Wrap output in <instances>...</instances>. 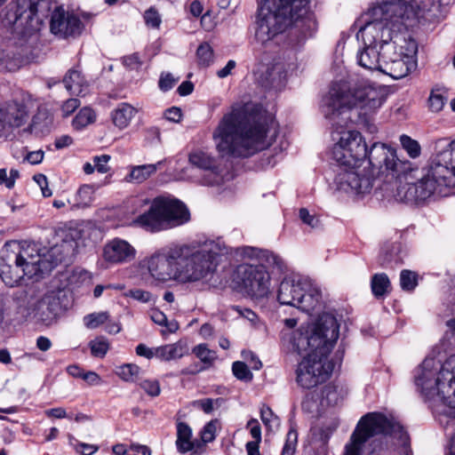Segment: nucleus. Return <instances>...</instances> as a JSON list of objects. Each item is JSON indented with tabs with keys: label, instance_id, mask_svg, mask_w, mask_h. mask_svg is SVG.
Masks as SVG:
<instances>
[{
	"label": "nucleus",
	"instance_id": "nucleus-59",
	"mask_svg": "<svg viewBox=\"0 0 455 455\" xmlns=\"http://www.w3.org/2000/svg\"><path fill=\"white\" fill-rule=\"evenodd\" d=\"M220 399L213 400L212 398H204L196 400L192 403L193 407L201 409L204 412L209 414L213 411L214 403H219Z\"/></svg>",
	"mask_w": 455,
	"mask_h": 455
},
{
	"label": "nucleus",
	"instance_id": "nucleus-27",
	"mask_svg": "<svg viewBox=\"0 0 455 455\" xmlns=\"http://www.w3.org/2000/svg\"><path fill=\"white\" fill-rule=\"evenodd\" d=\"M11 255V246L5 244L0 253V277L2 281L10 287L20 284L27 272L19 262H12L7 259Z\"/></svg>",
	"mask_w": 455,
	"mask_h": 455
},
{
	"label": "nucleus",
	"instance_id": "nucleus-51",
	"mask_svg": "<svg viewBox=\"0 0 455 455\" xmlns=\"http://www.w3.org/2000/svg\"><path fill=\"white\" fill-rule=\"evenodd\" d=\"M109 318L108 312L92 313L84 317V323L89 329H95Z\"/></svg>",
	"mask_w": 455,
	"mask_h": 455
},
{
	"label": "nucleus",
	"instance_id": "nucleus-24",
	"mask_svg": "<svg viewBox=\"0 0 455 455\" xmlns=\"http://www.w3.org/2000/svg\"><path fill=\"white\" fill-rule=\"evenodd\" d=\"M188 161L191 165L207 172L205 184L213 186L223 182V170L207 152L194 150L188 155Z\"/></svg>",
	"mask_w": 455,
	"mask_h": 455
},
{
	"label": "nucleus",
	"instance_id": "nucleus-55",
	"mask_svg": "<svg viewBox=\"0 0 455 455\" xmlns=\"http://www.w3.org/2000/svg\"><path fill=\"white\" fill-rule=\"evenodd\" d=\"M339 399L337 387L334 385H327L322 392V403L326 402L327 405H335Z\"/></svg>",
	"mask_w": 455,
	"mask_h": 455
},
{
	"label": "nucleus",
	"instance_id": "nucleus-43",
	"mask_svg": "<svg viewBox=\"0 0 455 455\" xmlns=\"http://www.w3.org/2000/svg\"><path fill=\"white\" fill-rule=\"evenodd\" d=\"M91 273L85 269L75 268L68 277V285L79 287L84 283H90Z\"/></svg>",
	"mask_w": 455,
	"mask_h": 455
},
{
	"label": "nucleus",
	"instance_id": "nucleus-52",
	"mask_svg": "<svg viewBox=\"0 0 455 455\" xmlns=\"http://www.w3.org/2000/svg\"><path fill=\"white\" fill-rule=\"evenodd\" d=\"M232 371L235 378L240 380L250 381L252 379V373L248 365L243 362H235L232 365Z\"/></svg>",
	"mask_w": 455,
	"mask_h": 455
},
{
	"label": "nucleus",
	"instance_id": "nucleus-33",
	"mask_svg": "<svg viewBox=\"0 0 455 455\" xmlns=\"http://www.w3.org/2000/svg\"><path fill=\"white\" fill-rule=\"evenodd\" d=\"M177 439L175 442L176 448L180 453H187L196 448V443L192 440V429L185 422L179 421L176 425Z\"/></svg>",
	"mask_w": 455,
	"mask_h": 455
},
{
	"label": "nucleus",
	"instance_id": "nucleus-61",
	"mask_svg": "<svg viewBox=\"0 0 455 455\" xmlns=\"http://www.w3.org/2000/svg\"><path fill=\"white\" fill-rule=\"evenodd\" d=\"M110 160L109 155H101V156H96L92 158V162L94 164L95 169L97 172L100 173H106L108 172L109 167L108 165V163Z\"/></svg>",
	"mask_w": 455,
	"mask_h": 455
},
{
	"label": "nucleus",
	"instance_id": "nucleus-47",
	"mask_svg": "<svg viewBox=\"0 0 455 455\" xmlns=\"http://www.w3.org/2000/svg\"><path fill=\"white\" fill-rule=\"evenodd\" d=\"M91 353L95 357H104L109 349V343L104 337H99L90 342Z\"/></svg>",
	"mask_w": 455,
	"mask_h": 455
},
{
	"label": "nucleus",
	"instance_id": "nucleus-12",
	"mask_svg": "<svg viewBox=\"0 0 455 455\" xmlns=\"http://www.w3.org/2000/svg\"><path fill=\"white\" fill-rule=\"evenodd\" d=\"M392 4H397L404 7L405 13H398L394 12L392 19L388 20V27L385 28L384 34L380 35V50L382 51V60H396L397 59L405 58L404 50H399L398 44L395 43L396 36H410L407 33V21L414 20L416 11L414 6L405 0H388Z\"/></svg>",
	"mask_w": 455,
	"mask_h": 455
},
{
	"label": "nucleus",
	"instance_id": "nucleus-5",
	"mask_svg": "<svg viewBox=\"0 0 455 455\" xmlns=\"http://www.w3.org/2000/svg\"><path fill=\"white\" fill-rule=\"evenodd\" d=\"M258 1L259 7L255 38L261 44L272 40L287 28H290V35L299 34V42L311 36L317 28L315 16L299 17L276 0Z\"/></svg>",
	"mask_w": 455,
	"mask_h": 455
},
{
	"label": "nucleus",
	"instance_id": "nucleus-15",
	"mask_svg": "<svg viewBox=\"0 0 455 455\" xmlns=\"http://www.w3.org/2000/svg\"><path fill=\"white\" fill-rule=\"evenodd\" d=\"M15 296L24 298L27 302V315H33L38 321L46 325L53 323L63 310L68 307V303H64L66 292L59 291L44 295L41 299H36L26 291H17Z\"/></svg>",
	"mask_w": 455,
	"mask_h": 455
},
{
	"label": "nucleus",
	"instance_id": "nucleus-46",
	"mask_svg": "<svg viewBox=\"0 0 455 455\" xmlns=\"http://www.w3.org/2000/svg\"><path fill=\"white\" fill-rule=\"evenodd\" d=\"M198 64L202 67H208L213 60V51L207 43L200 44L196 50Z\"/></svg>",
	"mask_w": 455,
	"mask_h": 455
},
{
	"label": "nucleus",
	"instance_id": "nucleus-7",
	"mask_svg": "<svg viewBox=\"0 0 455 455\" xmlns=\"http://www.w3.org/2000/svg\"><path fill=\"white\" fill-rule=\"evenodd\" d=\"M404 7L392 4L388 0L372 7L366 14L365 24L356 33L357 40H362L363 49L356 56L357 63L363 68L378 70L380 72L382 51L380 50V35L384 34L388 27V20L392 19L394 12L405 13Z\"/></svg>",
	"mask_w": 455,
	"mask_h": 455
},
{
	"label": "nucleus",
	"instance_id": "nucleus-18",
	"mask_svg": "<svg viewBox=\"0 0 455 455\" xmlns=\"http://www.w3.org/2000/svg\"><path fill=\"white\" fill-rule=\"evenodd\" d=\"M395 43L399 50H404L405 58L396 60H383L380 72L398 80L405 77L415 68L414 56L418 50L416 41L411 36H396Z\"/></svg>",
	"mask_w": 455,
	"mask_h": 455
},
{
	"label": "nucleus",
	"instance_id": "nucleus-2",
	"mask_svg": "<svg viewBox=\"0 0 455 455\" xmlns=\"http://www.w3.org/2000/svg\"><path fill=\"white\" fill-rule=\"evenodd\" d=\"M274 118L252 103L235 105L223 116L213 132L222 156L248 157L264 149L276 136Z\"/></svg>",
	"mask_w": 455,
	"mask_h": 455
},
{
	"label": "nucleus",
	"instance_id": "nucleus-56",
	"mask_svg": "<svg viewBox=\"0 0 455 455\" xmlns=\"http://www.w3.org/2000/svg\"><path fill=\"white\" fill-rule=\"evenodd\" d=\"M145 23L148 27L158 28L161 24V16L155 7H150L144 13Z\"/></svg>",
	"mask_w": 455,
	"mask_h": 455
},
{
	"label": "nucleus",
	"instance_id": "nucleus-58",
	"mask_svg": "<svg viewBox=\"0 0 455 455\" xmlns=\"http://www.w3.org/2000/svg\"><path fill=\"white\" fill-rule=\"evenodd\" d=\"M217 420L208 422L201 431V439L204 443H211L215 439Z\"/></svg>",
	"mask_w": 455,
	"mask_h": 455
},
{
	"label": "nucleus",
	"instance_id": "nucleus-1",
	"mask_svg": "<svg viewBox=\"0 0 455 455\" xmlns=\"http://www.w3.org/2000/svg\"><path fill=\"white\" fill-rule=\"evenodd\" d=\"M336 128L339 139L332 148V158L339 164L336 183L339 190L356 195L369 193L373 186L374 169L379 172L398 173L402 163L395 148L387 144L375 142L371 148L361 133L356 131Z\"/></svg>",
	"mask_w": 455,
	"mask_h": 455
},
{
	"label": "nucleus",
	"instance_id": "nucleus-26",
	"mask_svg": "<svg viewBox=\"0 0 455 455\" xmlns=\"http://www.w3.org/2000/svg\"><path fill=\"white\" fill-rule=\"evenodd\" d=\"M135 253L134 247L121 238L110 240L103 248V258L111 264L129 262L134 259Z\"/></svg>",
	"mask_w": 455,
	"mask_h": 455
},
{
	"label": "nucleus",
	"instance_id": "nucleus-20",
	"mask_svg": "<svg viewBox=\"0 0 455 455\" xmlns=\"http://www.w3.org/2000/svg\"><path fill=\"white\" fill-rule=\"evenodd\" d=\"M435 174L443 175L448 184L455 188V139L441 138L435 142V154L432 157Z\"/></svg>",
	"mask_w": 455,
	"mask_h": 455
},
{
	"label": "nucleus",
	"instance_id": "nucleus-60",
	"mask_svg": "<svg viewBox=\"0 0 455 455\" xmlns=\"http://www.w3.org/2000/svg\"><path fill=\"white\" fill-rule=\"evenodd\" d=\"M178 79H175L171 73H162L158 82V86L161 91L167 92L175 85Z\"/></svg>",
	"mask_w": 455,
	"mask_h": 455
},
{
	"label": "nucleus",
	"instance_id": "nucleus-48",
	"mask_svg": "<svg viewBox=\"0 0 455 455\" xmlns=\"http://www.w3.org/2000/svg\"><path fill=\"white\" fill-rule=\"evenodd\" d=\"M20 178V172L17 169H11L8 172L6 168L0 169V185L8 189L15 186L16 180Z\"/></svg>",
	"mask_w": 455,
	"mask_h": 455
},
{
	"label": "nucleus",
	"instance_id": "nucleus-41",
	"mask_svg": "<svg viewBox=\"0 0 455 455\" xmlns=\"http://www.w3.org/2000/svg\"><path fill=\"white\" fill-rule=\"evenodd\" d=\"M96 116L94 111L90 108H82L73 119V127L81 130L95 121Z\"/></svg>",
	"mask_w": 455,
	"mask_h": 455
},
{
	"label": "nucleus",
	"instance_id": "nucleus-11",
	"mask_svg": "<svg viewBox=\"0 0 455 455\" xmlns=\"http://www.w3.org/2000/svg\"><path fill=\"white\" fill-rule=\"evenodd\" d=\"M322 292L310 279L286 276L279 284L277 300L282 305L311 312L320 304Z\"/></svg>",
	"mask_w": 455,
	"mask_h": 455
},
{
	"label": "nucleus",
	"instance_id": "nucleus-31",
	"mask_svg": "<svg viewBox=\"0 0 455 455\" xmlns=\"http://www.w3.org/2000/svg\"><path fill=\"white\" fill-rule=\"evenodd\" d=\"M138 110L127 102L119 103L111 112V120L119 130L127 128Z\"/></svg>",
	"mask_w": 455,
	"mask_h": 455
},
{
	"label": "nucleus",
	"instance_id": "nucleus-9",
	"mask_svg": "<svg viewBox=\"0 0 455 455\" xmlns=\"http://www.w3.org/2000/svg\"><path fill=\"white\" fill-rule=\"evenodd\" d=\"M190 214L184 204L177 199L156 197L149 209L139 215L135 222L150 232H159L183 225Z\"/></svg>",
	"mask_w": 455,
	"mask_h": 455
},
{
	"label": "nucleus",
	"instance_id": "nucleus-62",
	"mask_svg": "<svg viewBox=\"0 0 455 455\" xmlns=\"http://www.w3.org/2000/svg\"><path fill=\"white\" fill-rule=\"evenodd\" d=\"M421 8L424 12L432 13L436 16L441 12V1L440 0H421Z\"/></svg>",
	"mask_w": 455,
	"mask_h": 455
},
{
	"label": "nucleus",
	"instance_id": "nucleus-49",
	"mask_svg": "<svg viewBox=\"0 0 455 455\" xmlns=\"http://www.w3.org/2000/svg\"><path fill=\"white\" fill-rule=\"evenodd\" d=\"M400 284L403 291H412L417 286V274L404 269L400 275Z\"/></svg>",
	"mask_w": 455,
	"mask_h": 455
},
{
	"label": "nucleus",
	"instance_id": "nucleus-19",
	"mask_svg": "<svg viewBox=\"0 0 455 455\" xmlns=\"http://www.w3.org/2000/svg\"><path fill=\"white\" fill-rule=\"evenodd\" d=\"M178 249V245L164 249L148 260V269L150 275L156 280L165 282L169 280L178 281L180 257L174 256L173 252Z\"/></svg>",
	"mask_w": 455,
	"mask_h": 455
},
{
	"label": "nucleus",
	"instance_id": "nucleus-14",
	"mask_svg": "<svg viewBox=\"0 0 455 455\" xmlns=\"http://www.w3.org/2000/svg\"><path fill=\"white\" fill-rule=\"evenodd\" d=\"M40 0H17L15 5L5 14L4 26L12 33L26 36L39 30L41 20L37 16L38 7L44 4Z\"/></svg>",
	"mask_w": 455,
	"mask_h": 455
},
{
	"label": "nucleus",
	"instance_id": "nucleus-6",
	"mask_svg": "<svg viewBox=\"0 0 455 455\" xmlns=\"http://www.w3.org/2000/svg\"><path fill=\"white\" fill-rule=\"evenodd\" d=\"M180 257L178 281L193 283L205 279L214 273L217 258L222 255H234V248L226 246L220 241H205L190 244L178 245L173 252Z\"/></svg>",
	"mask_w": 455,
	"mask_h": 455
},
{
	"label": "nucleus",
	"instance_id": "nucleus-40",
	"mask_svg": "<svg viewBox=\"0 0 455 455\" xmlns=\"http://www.w3.org/2000/svg\"><path fill=\"white\" fill-rule=\"evenodd\" d=\"M60 235L62 239V245L67 247L68 250L74 251L82 234L81 230L76 228H67L60 230Z\"/></svg>",
	"mask_w": 455,
	"mask_h": 455
},
{
	"label": "nucleus",
	"instance_id": "nucleus-32",
	"mask_svg": "<svg viewBox=\"0 0 455 455\" xmlns=\"http://www.w3.org/2000/svg\"><path fill=\"white\" fill-rule=\"evenodd\" d=\"M163 163L164 161H159L156 164L131 166L130 172L125 176L124 180L138 184L142 183L155 174Z\"/></svg>",
	"mask_w": 455,
	"mask_h": 455
},
{
	"label": "nucleus",
	"instance_id": "nucleus-57",
	"mask_svg": "<svg viewBox=\"0 0 455 455\" xmlns=\"http://www.w3.org/2000/svg\"><path fill=\"white\" fill-rule=\"evenodd\" d=\"M318 400L319 396L315 391L307 393L301 403L302 410L307 412L314 411L318 407Z\"/></svg>",
	"mask_w": 455,
	"mask_h": 455
},
{
	"label": "nucleus",
	"instance_id": "nucleus-13",
	"mask_svg": "<svg viewBox=\"0 0 455 455\" xmlns=\"http://www.w3.org/2000/svg\"><path fill=\"white\" fill-rule=\"evenodd\" d=\"M321 353L308 354L299 363L296 381L301 387L313 388L324 383L331 375L334 364L328 360L327 348H322Z\"/></svg>",
	"mask_w": 455,
	"mask_h": 455
},
{
	"label": "nucleus",
	"instance_id": "nucleus-44",
	"mask_svg": "<svg viewBox=\"0 0 455 455\" xmlns=\"http://www.w3.org/2000/svg\"><path fill=\"white\" fill-rule=\"evenodd\" d=\"M260 419L266 427L271 431L277 429L280 425L279 418L266 405H263L260 409Z\"/></svg>",
	"mask_w": 455,
	"mask_h": 455
},
{
	"label": "nucleus",
	"instance_id": "nucleus-25",
	"mask_svg": "<svg viewBox=\"0 0 455 455\" xmlns=\"http://www.w3.org/2000/svg\"><path fill=\"white\" fill-rule=\"evenodd\" d=\"M234 255L240 259H257L259 262V265L267 267L275 268L278 271H283L284 264L283 259L275 253L267 251L261 250L251 246H243L234 248Z\"/></svg>",
	"mask_w": 455,
	"mask_h": 455
},
{
	"label": "nucleus",
	"instance_id": "nucleus-42",
	"mask_svg": "<svg viewBox=\"0 0 455 455\" xmlns=\"http://www.w3.org/2000/svg\"><path fill=\"white\" fill-rule=\"evenodd\" d=\"M400 142L403 148L411 158L415 159L420 156L421 147L416 140L411 139L406 134H403L400 136Z\"/></svg>",
	"mask_w": 455,
	"mask_h": 455
},
{
	"label": "nucleus",
	"instance_id": "nucleus-23",
	"mask_svg": "<svg viewBox=\"0 0 455 455\" xmlns=\"http://www.w3.org/2000/svg\"><path fill=\"white\" fill-rule=\"evenodd\" d=\"M83 24L80 19L74 13L66 12L63 7L59 6L52 13L50 29L54 35L60 37L79 35Z\"/></svg>",
	"mask_w": 455,
	"mask_h": 455
},
{
	"label": "nucleus",
	"instance_id": "nucleus-8",
	"mask_svg": "<svg viewBox=\"0 0 455 455\" xmlns=\"http://www.w3.org/2000/svg\"><path fill=\"white\" fill-rule=\"evenodd\" d=\"M394 435L403 445H407L409 436L403 427L393 419L379 412H369L359 420L344 447L343 455H365L366 445L379 436Z\"/></svg>",
	"mask_w": 455,
	"mask_h": 455
},
{
	"label": "nucleus",
	"instance_id": "nucleus-39",
	"mask_svg": "<svg viewBox=\"0 0 455 455\" xmlns=\"http://www.w3.org/2000/svg\"><path fill=\"white\" fill-rule=\"evenodd\" d=\"M390 287V281L384 273L376 274L371 278V291L375 297L380 298L384 296Z\"/></svg>",
	"mask_w": 455,
	"mask_h": 455
},
{
	"label": "nucleus",
	"instance_id": "nucleus-21",
	"mask_svg": "<svg viewBox=\"0 0 455 455\" xmlns=\"http://www.w3.org/2000/svg\"><path fill=\"white\" fill-rule=\"evenodd\" d=\"M435 174L443 175L448 184L455 188V139L441 138L435 142V154L432 157Z\"/></svg>",
	"mask_w": 455,
	"mask_h": 455
},
{
	"label": "nucleus",
	"instance_id": "nucleus-28",
	"mask_svg": "<svg viewBox=\"0 0 455 455\" xmlns=\"http://www.w3.org/2000/svg\"><path fill=\"white\" fill-rule=\"evenodd\" d=\"M28 117L26 107L21 103L9 102L0 109V123L4 129L20 127Z\"/></svg>",
	"mask_w": 455,
	"mask_h": 455
},
{
	"label": "nucleus",
	"instance_id": "nucleus-16",
	"mask_svg": "<svg viewBox=\"0 0 455 455\" xmlns=\"http://www.w3.org/2000/svg\"><path fill=\"white\" fill-rule=\"evenodd\" d=\"M235 279L251 298L262 299L269 292L270 275L264 266L239 265L235 273Z\"/></svg>",
	"mask_w": 455,
	"mask_h": 455
},
{
	"label": "nucleus",
	"instance_id": "nucleus-17",
	"mask_svg": "<svg viewBox=\"0 0 455 455\" xmlns=\"http://www.w3.org/2000/svg\"><path fill=\"white\" fill-rule=\"evenodd\" d=\"M6 259L19 262L28 278L39 276L52 268V264L40 253L35 243L15 244L14 248H11V255L7 256Z\"/></svg>",
	"mask_w": 455,
	"mask_h": 455
},
{
	"label": "nucleus",
	"instance_id": "nucleus-50",
	"mask_svg": "<svg viewBox=\"0 0 455 455\" xmlns=\"http://www.w3.org/2000/svg\"><path fill=\"white\" fill-rule=\"evenodd\" d=\"M140 387L145 391V393L151 396L156 397L161 393L160 383L156 379H140L139 381Z\"/></svg>",
	"mask_w": 455,
	"mask_h": 455
},
{
	"label": "nucleus",
	"instance_id": "nucleus-3",
	"mask_svg": "<svg viewBox=\"0 0 455 455\" xmlns=\"http://www.w3.org/2000/svg\"><path fill=\"white\" fill-rule=\"evenodd\" d=\"M384 87L365 78L333 82L323 97L321 113L331 125H347L346 116L352 108H359L365 116L375 114L385 103Z\"/></svg>",
	"mask_w": 455,
	"mask_h": 455
},
{
	"label": "nucleus",
	"instance_id": "nucleus-29",
	"mask_svg": "<svg viewBox=\"0 0 455 455\" xmlns=\"http://www.w3.org/2000/svg\"><path fill=\"white\" fill-rule=\"evenodd\" d=\"M188 346L182 339L156 347V358L165 362L179 360L188 355Z\"/></svg>",
	"mask_w": 455,
	"mask_h": 455
},
{
	"label": "nucleus",
	"instance_id": "nucleus-36",
	"mask_svg": "<svg viewBox=\"0 0 455 455\" xmlns=\"http://www.w3.org/2000/svg\"><path fill=\"white\" fill-rule=\"evenodd\" d=\"M282 5H287V9L299 17L315 16L308 10L309 0H276Z\"/></svg>",
	"mask_w": 455,
	"mask_h": 455
},
{
	"label": "nucleus",
	"instance_id": "nucleus-53",
	"mask_svg": "<svg viewBox=\"0 0 455 455\" xmlns=\"http://www.w3.org/2000/svg\"><path fill=\"white\" fill-rule=\"evenodd\" d=\"M193 353L198 357L203 363H212L217 357L216 353L210 350L206 345L200 344L193 349Z\"/></svg>",
	"mask_w": 455,
	"mask_h": 455
},
{
	"label": "nucleus",
	"instance_id": "nucleus-10",
	"mask_svg": "<svg viewBox=\"0 0 455 455\" xmlns=\"http://www.w3.org/2000/svg\"><path fill=\"white\" fill-rule=\"evenodd\" d=\"M339 334V326L336 318L331 315H323L310 333L302 332L299 330L293 332L291 339L292 350L299 355L303 353L306 355L315 353L321 355L322 348L326 347L327 353H330Z\"/></svg>",
	"mask_w": 455,
	"mask_h": 455
},
{
	"label": "nucleus",
	"instance_id": "nucleus-22",
	"mask_svg": "<svg viewBox=\"0 0 455 455\" xmlns=\"http://www.w3.org/2000/svg\"><path fill=\"white\" fill-rule=\"evenodd\" d=\"M435 163L431 159L427 173L414 186L417 188L416 197L418 203L423 202L432 196H448L452 194L451 189L454 188L448 184V180L443 178V175L435 174Z\"/></svg>",
	"mask_w": 455,
	"mask_h": 455
},
{
	"label": "nucleus",
	"instance_id": "nucleus-38",
	"mask_svg": "<svg viewBox=\"0 0 455 455\" xmlns=\"http://www.w3.org/2000/svg\"><path fill=\"white\" fill-rule=\"evenodd\" d=\"M116 374L126 382H138L140 373V368L133 363H126L119 366L116 370Z\"/></svg>",
	"mask_w": 455,
	"mask_h": 455
},
{
	"label": "nucleus",
	"instance_id": "nucleus-35",
	"mask_svg": "<svg viewBox=\"0 0 455 455\" xmlns=\"http://www.w3.org/2000/svg\"><path fill=\"white\" fill-rule=\"evenodd\" d=\"M0 61L4 64L5 68L10 71L19 69L25 62L20 52L12 50L0 51Z\"/></svg>",
	"mask_w": 455,
	"mask_h": 455
},
{
	"label": "nucleus",
	"instance_id": "nucleus-30",
	"mask_svg": "<svg viewBox=\"0 0 455 455\" xmlns=\"http://www.w3.org/2000/svg\"><path fill=\"white\" fill-rule=\"evenodd\" d=\"M338 427V422L331 420L322 426H315L311 428L312 440L314 443H319L320 451L317 455H326V444Z\"/></svg>",
	"mask_w": 455,
	"mask_h": 455
},
{
	"label": "nucleus",
	"instance_id": "nucleus-37",
	"mask_svg": "<svg viewBox=\"0 0 455 455\" xmlns=\"http://www.w3.org/2000/svg\"><path fill=\"white\" fill-rule=\"evenodd\" d=\"M416 194L417 188L414 183H404L397 188L395 197L397 201L406 204H418Z\"/></svg>",
	"mask_w": 455,
	"mask_h": 455
},
{
	"label": "nucleus",
	"instance_id": "nucleus-63",
	"mask_svg": "<svg viewBox=\"0 0 455 455\" xmlns=\"http://www.w3.org/2000/svg\"><path fill=\"white\" fill-rule=\"evenodd\" d=\"M80 107V101L77 99L71 98L66 100L61 106V114L63 117H68Z\"/></svg>",
	"mask_w": 455,
	"mask_h": 455
},
{
	"label": "nucleus",
	"instance_id": "nucleus-64",
	"mask_svg": "<svg viewBox=\"0 0 455 455\" xmlns=\"http://www.w3.org/2000/svg\"><path fill=\"white\" fill-rule=\"evenodd\" d=\"M127 296L143 303H147L151 299V293L140 289L130 290L127 292Z\"/></svg>",
	"mask_w": 455,
	"mask_h": 455
},
{
	"label": "nucleus",
	"instance_id": "nucleus-34",
	"mask_svg": "<svg viewBox=\"0 0 455 455\" xmlns=\"http://www.w3.org/2000/svg\"><path fill=\"white\" fill-rule=\"evenodd\" d=\"M63 83L70 93L76 95L86 94L88 84L78 70L70 69L63 78Z\"/></svg>",
	"mask_w": 455,
	"mask_h": 455
},
{
	"label": "nucleus",
	"instance_id": "nucleus-4",
	"mask_svg": "<svg viewBox=\"0 0 455 455\" xmlns=\"http://www.w3.org/2000/svg\"><path fill=\"white\" fill-rule=\"evenodd\" d=\"M417 392L431 406H447L455 412V355L443 364L434 358H426L415 369L413 377Z\"/></svg>",
	"mask_w": 455,
	"mask_h": 455
},
{
	"label": "nucleus",
	"instance_id": "nucleus-54",
	"mask_svg": "<svg viewBox=\"0 0 455 455\" xmlns=\"http://www.w3.org/2000/svg\"><path fill=\"white\" fill-rule=\"evenodd\" d=\"M297 442V431L293 428H291L287 433L286 441L283 445L281 455H293L296 451Z\"/></svg>",
	"mask_w": 455,
	"mask_h": 455
},
{
	"label": "nucleus",
	"instance_id": "nucleus-45",
	"mask_svg": "<svg viewBox=\"0 0 455 455\" xmlns=\"http://www.w3.org/2000/svg\"><path fill=\"white\" fill-rule=\"evenodd\" d=\"M92 188L88 185L82 186L76 195V206L84 208L91 204L92 201Z\"/></svg>",
	"mask_w": 455,
	"mask_h": 455
}]
</instances>
